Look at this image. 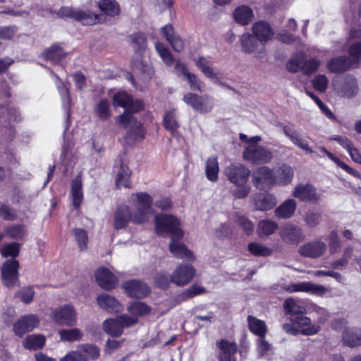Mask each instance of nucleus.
<instances>
[{"mask_svg": "<svg viewBox=\"0 0 361 361\" xmlns=\"http://www.w3.org/2000/svg\"><path fill=\"white\" fill-rule=\"evenodd\" d=\"M130 201L133 212L127 205L121 206L116 209L114 216L115 229L126 228L130 221L138 224L145 223L151 216L152 198L149 194L142 192L133 193Z\"/></svg>", "mask_w": 361, "mask_h": 361, "instance_id": "nucleus-1", "label": "nucleus"}, {"mask_svg": "<svg viewBox=\"0 0 361 361\" xmlns=\"http://www.w3.org/2000/svg\"><path fill=\"white\" fill-rule=\"evenodd\" d=\"M113 104L116 107L121 106L126 110L118 117V123L128 129L126 137L135 141L142 140L144 137L142 125L131 113L140 111L142 109V104L139 101H134L127 92H119L114 95Z\"/></svg>", "mask_w": 361, "mask_h": 361, "instance_id": "nucleus-2", "label": "nucleus"}, {"mask_svg": "<svg viewBox=\"0 0 361 361\" xmlns=\"http://www.w3.org/2000/svg\"><path fill=\"white\" fill-rule=\"evenodd\" d=\"M155 230L159 235L169 234L171 237L169 250L173 255L177 258H185L193 261L195 257L191 251L188 250L185 245L177 241L183 236V231L180 228V221L171 214H161L155 216Z\"/></svg>", "mask_w": 361, "mask_h": 361, "instance_id": "nucleus-3", "label": "nucleus"}, {"mask_svg": "<svg viewBox=\"0 0 361 361\" xmlns=\"http://www.w3.org/2000/svg\"><path fill=\"white\" fill-rule=\"evenodd\" d=\"M261 140L262 138L259 135L250 138L248 145L245 148L243 154L245 160L252 164H263L272 159V152L257 144Z\"/></svg>", "mask_w": 361, "mask_h": 361, "instance_id": "nucleus-4", "label": "nucleus"}, {"mask_svg": "<svg viewBox=\"0 0 361 361\" xmlns=\"http://www.w3.org/2000/svg\"><path fill=\"white\" fill-rule=\"evenodd\" d=\"M283 131L294 145L306 153L314 154L318 157H324V155H326L333 161V157H336L332 153L326 150L324 147H319L316 150H312L310 147L307 140L290 126H284L283 127Z\"/></svg>", "mask_w": 361, "mask_h": 361, "instance_id": "nucleus-5", "label": "nucleus"}, {"mask_svg": "<svg viewBox=\"0 0 361 361\" xmlns=\"http://www.w3.org/2000/svg\"><path fill=\"white\" fill-rule=\"evenodd\" d=\"M99 348L92 344L80 345L76 350L67 353L60 361H89L99 357Z\"/></svg>", "mask_w": 361, "mask_h": 361, "instance_id": "nucleus-6", "label": "nucleus"}, {"mask_svg": "<svg viewBox=\"0 0 361 361\" xmlns=\"http://www.w3.org/2000/svg\"><path fill=\"white\" fill-rule=\"evenodd\" d=\"M183 101L193 110L200 114H209L214 108V99L208 94L199 95L195 93H187Z\"/></svg>", "mask_w": 361, "mask_h": 361, "instance_id": "nucleus-7", "label": "nucleus"}, {"mask_svg": "<svg viewBox=\"0 0 361 361\" xmlns=\"http://www.w3.org/2000/svg\"><path fill=\"white\" fill-rule=\"evenodd\" d=\"M241 50L245 54H254L256 58L265 56L267 50L265 46L260 44L252 34L244 33L240 39Z\"/></svg>", "mask_w": 361, "mask_h": 361, "instance_id": "nucleus-8", "label": "nucleus"}, {"mask_svg": "<svg viewBox=\"0 0 361 361\" xmlns=\"http://www.w3.org/2000/svg\"><path fill=\"white\" fill-rule=\"evenodd\" d=\"M18 262L14 259L6 260L2 265L1 279L4 286L8 288L16 286L18 282Z\"/></svg>", "mask_w": 361, "mask_h": 361, "instance_id": "nucleus-9", "label": "nucleus"}, {"mask_svg": "<svg viewBox=\"0 0 361 361\" xmlns=\"http://www.w3.org/2000/svg\"><path fill=\"white\" fill-rule=\"evenodd\" d=\"M281 288L289 293L304 292L318 296H322L327 292V289L324 286L319 284H315L310 281L283 285Z\"/></svg>", "mask_w": 361, "mask_h": 361, "instance_id": "nucleus-10", "label": "nucleus"}, {"mask_svg": "<svg viewBox=\"0 0 361 361\" xmlns=\"http://www.w3.org/2000/svg\"><path fill=\"white\" fill-rule=\"evenodd\" d=\"M51 317L57 324L63 326H74L77 321L76 312L71 305L56 308L52 312Z\"/></svg>", "mask_w": 361, "mask_h": 361, "instance_id": "nucleus-11", "label": "nucleus"}, {"mask_svg": "<svg viewBox=\"0 0 361 361\" xmlns=\"http://www.w3.org/2000/svg\"><path fill=\"white\" fill-rule=\"evenodd\" d=\"M228 179L235 185L247 183L250 171L241 164H231L225 170Z\"/></svg>", "mask_w": 361, "mask_h": 361, "instance_id": "nucleus-12", "label": "nucleus"}, {"mask_svg": "<svg viewBox=\"0 0 361 361\" xmlns=\"http://www.w3.org/2000/svg\"><path fill=\"white\" fill-rule=\"evenodd\" d=\"M253 184L260 190L269 189L274 185V170L261 166L252 174Z\"/></svg>", "mask_w": 361, "mask_h": 361, "instance_id": "nucleus-13", "label": "nucleus"}, {"mask_svg": "<svg viewBox=\"0 0 361 361\" xmlns=\"http://www.w3.org/2000/svg\"><path fill=\"white\" fill-rule=\"evenodd\" d=\"M195 268L187 264H180L171 276V282L177 286H183L188 284L194 277Z\"/></svg>", "mask_w": 361, "mask_h": 361, "instance_id": "nucleus-14", "label": "nucleus"}, {"mask_svg": "<svg viewBox=\"0 0 361 361\" xmlns=\"http://www.w3.org/2000/svg\"><path fill=\"white\" fill-rule=\"evenodd\" d=\"M39 320L35 314L24 315L19 318L13 325V331L20 336L31 331L39 326Z\"/></svg>", "mask_w": 361, "mask_h": 361, "instance_id": "nucleus-15", "label": "nucleus"}, {"mask_svg": "<svg viewBox=\"0 0 361 361\" xmlns=\"http://www.w3.org/2000/svg\"><path fill=\"white\" fill-rule=\"evenodd\" d=\"M252 34L258 40L260 44H265L271 40L274 35V32L271 25L265 21L259 20L254 23L252 27Z\"/></svg>", "mask_w": 361, "mask_h": 361, "instance_id": "nucleus-16", "label": "nucleus"}, {"mask_svg": "<svg viewBox=\"0 0 361 361\" xmlns=\"http://www.w3.org/2000/svg\"><path fill=\"white\" fill-rule=\"evenodd\" d=\"M95 278L99 286L104 290L114 289L118 280L115 275L107 268L99 267L95 272Z\"/></svg>", "mask_w": 361, "mask_h": 361, "instance_id": "nucleus-17", "label": "nucleus"}, {"mask_svg": "<svg viewBox=\"0 0 361 361\" xmlns=\"http://www.w3.org/2000/svg\"><path fill=\"white\" fill-rule=\"evenodd\" d=\"M196 66L209 78L214 83L219 84L221 80V75L212 68V62L206 57H199L194 60Z\"/></svg>", "mask_w": 361, "mask_h": 361, "instance_id": "nucleus-18", "label": "nucleus"}, {"mask_svg": "<svg viewBox=\"0 0 361 361\" xmlns=\"http://www.w3.org/2000/svg\"><path fill=\"white\" fill-rule=\"evenodd\" d=\"M122 286L126 293L133 298H143L149 292L147 284L137 280L128 281Z\"/></svg>", "mask_w": 361, "mask_h": 361, "instance_id": "nucleus-19", "label": "nucleus"}, {"mask_svg": "<svg viewBox=\"0 0 361 361\" xmlns=\"http://www.w3.org/2000/svg\"><path fill=\"white\" fill-rule=\"evenodd\" d=\"M96 301L100 308L109 312H120L123 310V306L119 301L109 294L102 293L98 295Z\"/></svg>", "mask_w": 361, "mask_h": 361, "instance_id": "nucleus-20", "label": "nucleus"}, {"mask_svg": "<svg viewBox=\"0 0 361 361\" xmlns=\"http://www.w3.org/2000/svg\"><path fill=\"white\" fill-rule=\"evenodd\" d=\"M326 249L322 241H314L307 243L299 248V253L304 257L317 258L322 256Z\"/></svg>", "mask_w": 361, "mask_h": 361, "instance_id": "nucleus-21", "label": "nucleus"}, {"mask_svg": "<svg viewBox=\"0 0 361 361\" xmlns=\"http://www.w3.org/2000/svg\"><path fill=\"white\" fill-rule=\"evenodd\" d=\"M280 236L284 242L292 244H298L304 238L301 229L292 224L285 225L280 231Z\"/></svg>", "mask_w": 361, "mask_h": 361, "instance_id": "nucleus-22", "label": "nucleus"}, {"mask_svg": "<svg viewBox=\"0 0 361 361\" xmlns=\"http://www.w3.org/2000/svg\"><path fill=\"white\" fill-rule=\"evenodd\" d=\"M293 176V169L287 164H282L274 170V185L283 186L290 183Z\"/></svg>", "mask_w": 361, "mask_h": 361, "instance_id": "nucleus-23", "label": "nucleus"}, {"mask_svg": "<svg viewBox=\"0 0 361 361\" xmlns=\"http://www.w3.org/2000/svg\"><path fill=\"white\" fill-rule=\"evenodd\" d=\"M333 86L334 90L341 97H353L358 92L357 83L353 78H345L340 86L336 83H333Z\"/></svg>", "mask_w": 361, "mask_h": 361, "instance_id": "nucleus-24", "label": "nucleus"}, {"mask_svg": "<svg viewBox=\"0 0 361 361\" xmlns=\"http://www.w3.org/2000/svg\"><path fill=\"white\" fill-rule=\"evenodd\" d=\"M216 345L220 350L218 355L219 361H235L233 357L238 350L235 343L223 339L217 341Z\"/></svg>", "mask_w": 361, "mask_h": 361, "instance_id": "nucleus-25", "label": "nucleus"}, {"mask_svg": "<svg viewBox=\"0 0 361 361\" xmlns=\"http://www.w3.org/2000/svg\"><path fill=\"white\" fill-rule=\"evenodd\" d=\"M161 33L171 44L173 49L178 52L183 50L185 44L180 37L174 33L171 25H166L161 28Z\"/></svg>", "mask_w": 361, "mask_h": 361, "instance_id": "nucleus-26", "label": "nucleus"}, {"mask_svg": "<svg viewBox=\"0 0 361 361\" xmlns=\"http://www.w3.org/2000/svg\"><path fill=\"white\" fill-rule=\"evenodd\" d=\"M326 68L330 72L335 73H343L350 68H353L350 59L346 56H338L331 59L327 62Z\"/></svg>", "mask_w": 361, "mask_h": 361, "instance_id": "nucleus-27", "label": "nucleus"}, {"mask_svg": "<svg viewBox=\"0 0 361 361\" xmlns=\"http://www.w3.org/2000/svg\"><path fill=\"white\" fill-rule=\"evenodd\" d=\"M293 195L301 201H312L318 199L315 189L309 184H299L293 192Z\"/></svg>", "mask_w": 361, "mask_h": 361, "instance_id": "nucleus-28", "label": "nucleus"}, {"mask_svg": "<svg viewBox=\"0 0 361 361\" xmlns=\"http://www.w3.org/2000/svg\"><path fill=\"white\" fill-rule=\"evenodd\" d=\"M283 329L288 334L296 336L301 334L305 336H312L317 334L321 329L319 324H313L307 328L299 329L294 322L286 323L283 325Z\"/></svg>", "mask_w": 361, "mask_h": 361, "instance_id": "nucleus-29", "label": "nucleus"}, {"mask_svg": "<svg viewBox=\"0 0 361 361\" xmlns=\"http://www.w3.org/2000/svg\"><path fill=\"white\" fill-rule=\"evenodd\" d=\"M255 208L258 211H267L274 208L276 203V197L270 194L257 195L254 197Z\"/></svg>", "mask_w": 361, "mask_h": 361, "instance_id": "nucleus-30", "label": "nucleus"}, {"mask_svg": "<svg viewBox=\"0 0 361 361\" xmlns=\"http://www.w3.org/2000/svg\"><path fill=\"white\" fill-rule=\"evenodd\" d=\"M20 121V114L18 109L13 107L0 106V122L4 126H11Z\"/></svg>", "mask_w": 361, "mask_h": 361, "instance_id": "nucleus-31", "label": "nucleus"}, {"mask_svg": "<svg viewBox=\"0 0 361 361\" xmlns=\"http://www.w3.org/2000/svg\"><path fill=\"white\" fill-rule=\"evenodd\" d=\"M296 207L297 202L295 200H286L275 209V215L280 219H289L293 216Z\"/></svg>", "mask_w": 361, "mask_h": 361, "instance_id": "nucleus-32", "label": "nucleus"}, {"mask_svg": "<svg viewBox=\"0 0 361 361\" xmlns=\"http://www.w3.org/2000/svg\"><path fill=\"white\" fill-rule=\"evenodd\" d=\"M103 329L112 337H118L123 332V329L118 317L104 320L103 322Z\"/></svg>", "mask_w": 361, "mask_h": 361, "instance_id": "nucleus-33", "label": "nucleus"}, {"mask_svg": "<svg viewBox=\"0 0 361 361\" xmlns=\"http://www.w3.org/2000/svg\"><path fill=\"white\" fill-rule=\"evenodd\" d=\"M98 6L102 13L111 17L118 16L121 13L120 6L115 0H99Z\"/></svg>", "mask_w": 361, "mask_h": 361, "instance_id": "nucleus-34", "label": "nucleus"}, {"mask_svg": "<svg viewBox=\"0 0 361 361\" xmlns=\"http://www.w3.org/2000/svg\"><path fill=\"white\" fill-rule=\"evenodd\" d=\"M342 340L343 344L350 347L361 345V332L353 329H346L343 332Z\"/></svg>", "mask_w": 361, "mask_h": 361, "instance_id": "nucleus-35", "label": "nucleus"}, {"mask_svg": "<svg viewBox=\"0 0 361 361\" xmlns=\"http://www.w3.org/2000/svg\"><path fill=\"white\" fill-rule=\"evenodd\" d=\"M247 322L250 331L258 338L266 336L267 328L264 321L250 315L247 317Z\"/></svg>", "mask_w": 361, "mask_h": 361, "instance_id": "nucleus-36", "label": "nucleus"}, {"mask_svg": "<svg viewBox=\"0 0 361 361\" xmlns=\"http://www.w3.org/2000/svg\"><path fill=\"white\" fill-rule=\"evenodd\" d=\"M233 16L235 20L242 25L248 24L254 18L252 11L246 6H242L235 8L233 12Z\"/></svg>", "mask_w": 361, "mask_h": 361, "instance_id": "nucleus-37", "label": "nucleus"}, {"mask_svg": "<svg viewBox=\"0 0 361 361\" xmlns=\"http://www.w3.org/2000/svg\"><path fill=\"white\" fill-rule=\"evenodd\" d=\"M128 312L133 316L138 318L149 314L152 308L145 303L140 301L130 302L127 307Z\"/></svg>", "mask_w": 361, "mask_h": 361, "instance_id": "nucleus-38", "label": "nucleus"}, {"mask_svg": "<svg viewBox=\"0 0 361 361\" xmlns=\"http://www.w3.org/2000/svg\"><path fill=\"white\" fill-rule=\"evenodd\" d=\"M71 196L74 207L79 208L83 199L82 182L79 176L72 182Z\"/></svg>", "mask_w": 361, "mask_h": 361, "instance_id": "nucleus-39", "label": "nucleus"}, {"mask_svg": "<svg viewBox=\"0 0 361 361\" xmlns=\"http://www.w3.org/2000/svg\"><path fill=\"white\" fill-rule=\"evenodd\" d=\"M219 171V166L217 159L216 157L208 158L205 170L207 178L212 182H216L218 180Z\"/></svg>", "mask_w": 361, "mask_h": 361, "instance_id": "nucleus-40", "label": "nucleus"}, {"mask_svg": "<svg viewBox=\"0 0 361 361\" xmlns=\"http://www.w3.org/2000/svg\"><path fill=\"white\" fill-rule=\"evenodd\" d=\"M278 228V224L271 220H262L257 224V231L259 236H268L273 234Z\"/></svg>", "mask_w": 361, "mask_h": 361, "instance_id": "nucleus-41", "label": "nucleus"}, {"mask_svg": "<svg viewBox=\"0 0 361 361\" xmlns=\"http://www.w3.org/2000/svg\"><path fill=\"white\" fill-rule=\"evenodd\" d=\"M44 343V336L39 334H32L25 338L23 345L27 349L36 350L42 348Z\"/></svg>", "mask_w": 361, "mask_h": 361, "instance_id": "nucleus-42", "label": "nucleus"}, {"mask_svg": "<svg viewBox=\"0 0 361 361\" xmlns=\"http://www.w3.org/2000/svg\"><path fill=\"white\" fill-rule=\"evenodd\" d=\"M44 57L54 63H59L66 56V52L59 45H53L45 51Z\"/></svg>", "mask_w": 361, "mask_h": 361, "instance_id": "nucleus-43", "label": "nucleus"}, {"mask_svg": "<svg viewBox=\"0 0 361 361\" xmlns=\"http://www.w3.org/2000/svg\"><path fill=\"white\" fill-rule=\"evenodd\" d=\"M59 334L61 341L67 342L80 341L83 336L82 332L77 328L62 329L59 331Z\"/></svg>", "mask_w": 361, "mask_h": 361, "instance_id": "nucleus-44", "label": "nucleus"}, {"mask_svg": "<svg viewBox=\"0 0 361 361\" xmlns=\"http://www.w3.org/2000/svg\"><path fill=\"white\" fill-rule=\"evenodd\" d=\"M247 249L252 255L259 257L269 256L273 252L271 248L257 242L250 243L248 245Z\"/></svg>", "mask_w": 361, "mask_h": 361, "instance_id": "nucleus-45", "label": "nucleus"}, {"mask_svg": "<svg viewBox=\"0 0 361 361\" xmlns=\"http://www.w3.org/2000/svg\"><path fill=\"white\" fill-rule=\"evenodd\" d=\"M109 106L107 99H102L96 105L94 109L95 115L102 121L107 120L111 116Z\"/></svg>", "mask_w": 361, "mask_h": 361, "instance_id": "nucleus-46", "label": "nucleus"}, {"mask_svg": "<svg viewBox=\"0 0 361 361\" xmlns=\"http://www.w3.org/2000/svg\"><path fill=\"white\" fill-rule=\"evenodd\" d=\"M75 20L83 25H93L99 22V16L90 11L85 12L78 9Z\"/></svg>", "mask_w": 361, "mask_h": 361, "instance_id": "nucleus-47", "label": "nucleus"}, {"mask_svg": "<svg viewBox=\"0 0 361 361\" xmlns=\"http://www.w3.org/2000/svg\"><path fill=\"white\" fill-rule=\"evenodd\" d=\"M130 170L126 166H121L118 171L117 178L116 180V186L118 188L125 187L128 188L130 185Z\"/></svg>", "mask_w": 361, "mask_h": 361, "instance_id": "nucleus-48", "label": "nucleus"}, {"mask_svg": "<svg viewBox=\"0 0 361 361\" xmlns=\"http://www.w3.org/2000/svg\"><path fill=\"white\" fill-rule=\"evenodd\" d=\"M54 77L56 78V85L62 98L63 105L68 109L71 104L69 85L61 81L57 75H54Z\"/></svg>", "mask_w": 361, "mask_h": 361, "instance_id": "nucleus-49", "label": "nucleus"}, {"mask_svg": "<svg viewBox=\"0 0 361 361\" xmlns=\"http://www.w3.org/2000/svg\"><path fill=\"white\" fill-rule=\"evenodd\" d=\"M155 49L163 62L169 66H172L173 58L169 49L161 42L156 43Z\"/></svg>", "mask_w": 361, "mask_h": 361, "instance_id": "nucleus-50", "label": "nucleus"}, {"mask_svg": "<svg viewBox=\"0 0 361 361\" xmlns=\"http://www.w3.org/2000/svg\"><path fill=\"white\" fill-rule=\"evenodd\" d=\"M349 56L351 65L353 68H357L361 59V42H356L349 48Z\"/></svg>", "mask_w": 361, "mask_h": 361, "instance_id": "nucleus-51", "label": "nucleus"}, {"mask_svg": "<svg viewBox=\"0 0 361 361\" xmlns=\"http://www.w3.org/2000/svg\"><path fill=\"white\" fill-rule=\"evenodd\" d=\"M283 307L286 312L290 314V317L305 313L304 307L299 305L293 298L286 300Z\"/></svg>", "mask_w": 361, "mask_h": 361, "instance_id": "nucleus-52", "label": "nucleus"}, {"mask_svg": "<svg viewBox=\"0 0 361 361\" xmlns=\"http://www.w3.org/2000/svg\"><path fill=\"white\" fill-rule=\"evenodd\" d=\"M164 127L173 133L179 128L174 110L168 111L164 117Z\"/></svg>", "mask_w": 361, "mask_h": 361, "instance_id": "nucleus-53", "label": "nucleus"}, {"mask_svg": "<svg viewBox=\"0 0 361 361\" xmlns=\"http://www.w3.org/2000/svg\"><path fill=\"white\" fill-rule=\"evenodd\" d=\"M26 229L23 225H13L6 228L5 234L11 238L21 239L24 237Z\"/></svg>", "mask_w": 361, "mask_h": 361, "instance_id": "nucleus-54", "label": "nucleus"}, {"mask_svg": "<svg viewBox=\"0 0 361 361\" xmlns=\"http://www.w3.org/2000/svg\"><path fill=\"white\" fill-rule=\"evenodd\" d=\"M73 233L80 250L82 251L86 250L88 241V236L86 231L82 228H75L73 231Z\"/></svg>", "mask_w": 361, "mask_h": 361, "instance_id": "nucleus-55", "label": "nucleus"}, {"mask_svg": "<svg viewBox=\"0 0 361 361\" xmlns=\"http://www.w3.org/2000/svg\"><path fill=\"white\" fill-rule=\"evenodd\" d=\"M303 61L304 56L302 54L292 57L286 64L287 70L291 73L302 71Z\"/></svg>", "mask_w": 361, "mask_h": 361, "instance_id": "nucleus-56", "label": "nucleus"}, {"mask_svg": "<svg viewBox=\"0 0 361 361\" xmlns=\"http://www.w3.org/2000/svg\"><path fill=\"white\" fill-rule=\"evenodd\" d=\"M321 65V61L315 58L303 61L302 72L305 75H311L316 72Z\"/></svg>", "mask_w": 361, "mask_h": 361, "instance_id": "nucleus-57", "label": "nucleus"}, {"mask_svg": "<svg viewBox=\"0 0 361 361\" xmlns=\"http://www.w3.org/2000/svg\"><path fill=\"white\" fill-rule=\"evenodd\" d=\"M312 83L317 91L324 92L329 85V79L325 75L318 74L314 76Z\"/></svg>", "mask_w": 361, "mask_h": 361, "instance_id": "nucleus-58", "label": "nucleus"}, {"mask_svg": "<svg viewBox=\"0 0 361 361\" xmlns=\"http://www.w3.org/2000/svg\"><path fill=\"white\" fill-rule=\"evenodd\" d=\"M256 343L259 357L267 355L271 350V345L265 340V336L258 338L256 341Z\"/></svg>", "mask_w": 361, "mask_h": 361, "instance_id": "nucleus-59", "label": "nucleus"}, {"mask_svg": "<svg viewBox=\"0 0 361 361\" xmlns=\"http://www.w3.org/2000/svg\"><path fill=\"white\" fill-rule=\"evenodd\" d=\"M132 44L136 51H140L147 44L146 37L142 33H135L131 35Z\"/></svg>", "mask_w": 361, "mask_h": 361, "instance_id": "nucleus-60", "label": "nucleus"}, {"mask_svg": "<svg viewBox=\"0 0 361 361\" xmlns=\"http://www.w3.org/2000/svg\"><path fill=\"white\" fill-rule=\"evenodd\" d=\"M186 79L191 90L199 92L203 91L204 83L195 74L192 73H188Z\"/></svg>", "mask_w": 361, "mask_h": 361, "instance_id": "nucleus-61", "label": "nucleus"}, {"mask_svg": "<svg viewBox=\"0 0 361 361\" xmlns=\"http://www.w3.org/2000/svg\"><path fill=\"white\" fill-rule=\"evenodd\" d=\"M236 222L240 226H241V228L247 234L250 235L253 232L255 225L247 217L243 215L237 216Z\"/></svg>", "mask_w": 361, "mask_h": 361, "instance_id": "nucleus-62", "label": "nucleus"}, {"mask_svg": "<svg viewBox=\"0 0 361 361\" xmlns=\"http://www.w3.org/2000/svg\"><path fill=\"white\" fill-rule=\"evenodd\" d=\"M290 322H294L296 324L298 329H304L313 325L312 324L310 318L304 316L303 314H300L295 316H291L290 318Z\"/></svg>", "mask_w": 361, "mask_h": 361, "instance_id": "nucleus-63", "label": "nucleus"}, {"mask_svg": "<svg viewBox=\"0 0 361 361\" xmlns=\"http://www.w3.org/2000/svg\"><path fill=\"white\" fill-rule=\"evenodd\" d=\"M321 219V214L314 211H308L305 216V221L310 227L317 226L320 223Z\"/></svg>", "mask_w": 361, "mask_h": 361, "instance_id": "nucleus-64", "label": "nucleus"}]
</instances>
